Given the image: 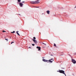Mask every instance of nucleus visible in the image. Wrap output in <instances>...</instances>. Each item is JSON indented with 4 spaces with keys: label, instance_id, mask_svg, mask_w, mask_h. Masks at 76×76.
Wrapping results in <instances>:
<instances>
[{
    "label": "nucleus",
    "instance_id": "f257e3e1",
    "mask_svg": "<svg viewBox=\"0 0 76 76\" xmlns=\"http://www.w3.org/2000/svg\"><path fill=\"white\" fill-rule=\"evenodd\" d=\"M57 72H59V73H62L63 74H64V75H65V76H66V74H65V73H64V71L63 70H58L57 71Z\"/></svg>",
    "mask_w": 76,
    "mask_h": 76
},
{
    "label": "nucleus",
    "instance_id": "f03ea898",
    "mask_svg": "<svg viewBox=\"0 0 76 76\" xmlns=\"http://www.w3.org/2000/svg\"><path fill=\"white\" fill-rule=\"evenodd\" d=\"M52 60H53V58H52L51 60H49V61L44 59H42V61L44 62H47V61H49V62H50V63H53V61H51Z\"/></svg>",
    "mask_w": 76,
    "mask_h": 76
},
{
    "label": "nucleus",
    "instance_id": "7ed1b4c3",
    "mask_svg": "<svg viewBox=\"0 0 76 76\" xmlns=\"http://www.w3.org/2000/svg\"><path fill=\"white\" fill-rule=\"evenodd\" d=\"M33 38H34V39H32L33 41L34 42L36 43V44H37V40H35V39H36V38H35V37H33Z\"/></svg>",
    "mask_w": 76,
    "mask_h": 76
},
{
    "label": "nucleus",
    "instance_id": "20e7f679",
    "mask_svg": "<svg viewBox=\"0 0 76 76\" xmlns=\"http://www.w3.org/2000/svg\"><path fill=\"white\" fill-rule=\"evenodd\" d=\"M18 3L19 4V6L20 7H22V6H23V4H22L21 3H19V2H18Z\"/></svg>",
    "mask_w": 76,
    "mask_h": 76
},
{
    "label": "nucleus",
    "instance_id": "39448f33",
    "mask_svg": "<svg viewBox=\"0 0 76 76\" xmlns=\"http://www.w3.org/2000/svg\"><path fill=\"white\" fill-rule=\"evenodd\" d=\"M72 63H73V64H75V63H76V61L74 59H72Z\"/></svg>",
    "mask_w": 76,
    "mask_h": 76
},
{
    "label": "nucleus",
    "instance_id": "423d86ee",
    "mask_svg": "<svg viewBox=\"0 0 76 76\" xmlns=\"http://www.w3.org/2000/svg\"><path fill=\"white\" fill-rule=\"evenodd\" d=\"M37 48L38 49V51H40L41 50V47L37 46Z\"/></svg>",
    "mask_w": 76,
    "mask_h": 76
},
{
    "label": "nucleus",
    "instance_id": "0eeeda50",
    "mask_svg": "<svg viewBox=\"0 0 76 76\" xmlns=\"http://www.w3.org/2000/svg\"><path fill=\"white\" fill-rule=\"evenodd\" d=\"M39 1H35V4H39Z\"/></svg>",
    "mask_w": 76,
    "mask_h": 76
},
{
    "label": "nucleus",
    "instance_id": "6e6552de",
    "mask_svg": "<svg viewBox=\"0 0 76 76\" xmlns=\"http://www.w3.org/2000/svg\"><path fill=\"white\" fill-rule=\"evenodd\" d=\"M31 4H35V1H32L31 2Z\"/></svg>",
    "mask_w": 76,
    "mask_h": 76
},
{
    "label": "nucleus",
    "instance_id": "1a4fd4ad",
    "mask_svg": "<svg viewBox=\"0 0 76 76\" xmlns=\"http://www.w3.org/2000/svg\"><path fill=\"white\" fill-rule=\"evenodd\" d=\"M46 12L47 13V14L49 15L50 14V11L49 10H48L46 11Z\"/></svg>",
    "mask_w": 76,
    "mask_h": 76
},
{
    "label": "nucleus",
    "instance_id": "9d476101",
    "mask_svg": "<svg viewBox=\"0 0 76 76\" xmlns=\"http://www.w3.org/2000/svg\"><path fill=\"white\" fill-rule=\"evenodd\" d=\"M16 32L17 34H18V35H20V34H19L18 33V32H19V31H17Z\"/></svg>",
    "mask_w": 76,
    "mask_h": 76
},
{
    "label": "nucleus",
    "instance_id": "9b49d317",
    "mask_svg": "<svg viewBox=\"0 0 76 76\" xmlns=\"http://www.w3.org/2000/svg\"><path fill=\"white\" fill-rule=\"evenodd\" d=\"M11 33H13V34H14V33H15V31H14L13 32H11Z\"/></svg>",
    "mask_w": 76,
    "mask_h": 76
},
{
    "label": "nucleus",
    "instance_id": "f8f14e48",
    "mask_svg": "<svg viewBox=\"0 0 76 76\" xmlns=\"http://www.w3.org/2000/svg\"><path fill=\"white\" fill-rule=\"evenodd\" d=\"M20 1H21L20 0H18V2H20Z\"/></svg>",
    "mask_w": 76,
    "mask_h": 76
},
{
    "label": "nucleus",
    "instance_id": "ddd939ff",
    "mask_svg": "<svg viewBox=\"0 0 76 76\" xmlns=\"http://www.w3.org/2000/svg\"><path fill=\"white\" fill-rule=\"evenodd\" d=\"M54 46H55V47H56V45L55 44H54Z\"/></svg>",
    "mask_w": 76,
    "mask_h": 76
},
{
    "label": "nucleus",
    "instance_id": "4468645a",
    "mask_svg": "<svg viewBox=\"0 0 76 76\" xmlns=\"http://www.w3.org/2000/svg\"><path fill=\"white\" fill-rule=\"evenodd\" d=\"M2 32H6V31H2Z\"/></svg>",
    "mask_w": 76,
    "mask_h": 76
},
{
    "label": "nucleus",
    "instance_id": "2eb2a0df",
    "mask_svg": "<svg viewBox=\"0 0 76 76\" xmlns=\"http://www.w3.org/2000/svg\"><path fill=\"white\" fill-rule=\"evenodd\" d=\"M32 45H33V46H34V45H35V44H32Z\"/></svg>",
    "mask_w": 76,
    "mask_h": 76
},
{
    "label": "nucleus",
    "instance_id": "dca6fc26",
    "mask_svg": "<svg viewBox=\"0 0 76 76\" xmlns=\"http://www.w3.org/2000/svg\"><path fill=\"white\" fill-rule=\"evenodd\" d=\"M14 42H12L11 43V44H12V43H13Z\"/></svg>",
    "mask_w": 76,
    "mask_h": 76
},
{
    "label": "nucleus",
    "instance_id": "f3484780",
    "mask_svg": "<svg viewBox=\"0 0 76 76\" xmlns=\"http://www.w3.org/2000/svg\"><path fill=\"white\" fill-rule=\"evenodd\" d=\"M5 40H7V41H8L7 39H5Z\"/></svg>",
    "mask_w": 76,
    "mask_h": 76
},
{
    "label": "nucleus",
    "instance_id": "a211bd4d",
    "mask_svg": "<svg viewBox=\"0 0 76 76\" xmlns=\"http://www.w3.org/2000/svg\"><path fill=\"white\" fill-rule=\"evenodd\" d=\"M24 2H24V1L22 2V3H24Z\"/></svg>",
    "mask_w": 76,
    "mask_h": 76
},
{
    "label": "nucleus",
    "instance_id": "6ab92c4d",
    "mask_svg": "<svg viewBox=\"0 0 76 76\" xmlns=\"http://www.w3.org/2000/svg\"><path fill=\"white\" fill-rule=\"evenodd\" d=\"M28 48H31L30 47H29Z\"/></svg>",
    "mask_w": 76,
    "mask_h": 76
},
{
    "label": "nucleus",
    "instance_id": "aec40b11",
    "mask_svg": "<svg viewBox=\"0 0 76 76\" xmlns=\"http://www.w3.org/2000/svg\"><path fill=\"white\" fill-rule=\"evenodd\" d=\"M36 7L37 8V7Z\"/></svg>",
    "mask_w": 76,
    "mask_h": 76
},
{
    "label": "nucleus",
    "instance_id": "412c9836",
    "mask_svg": "<svg viewBox=\"0 0 76 76\" xmlns=\"http://www.w3.org/2000/svg\"><path fill=\"white\" fill-rule=\"evenodd\" d=\"M37 0V1H39V0Z\"/></svg>",
    "mask_w": 76,
    "mask_h": 76
},
{
    "label": "nucleus",
    "instance_id": "4be33fe9",
    "mask_svg": "<svg viewBox=\"0 0 76 76\" xmlns=\"http://www.w3.org/2000/svg\"><path fill=\"white\" fill-rule=\"evenodd\" d=\"M43 44H44V43H43Z\"/></svg>",
    "mask_w": 76,
    "mask_h": 76
},
{
    "label": "nucleus",
    "instance_id": "5701e85b",
    "mask_svg": "<svg viewBox=\"0 0 76 76\" xmlns=\"http://www.w3.org/2000/svg\"><path fill=\"white\" fill-rule=\"evenodd\" d=\"M53 61H54V60H53Z\"/></svg>",
    "mask_w": 76,
    "mask_h": 76
}]
</instances>
